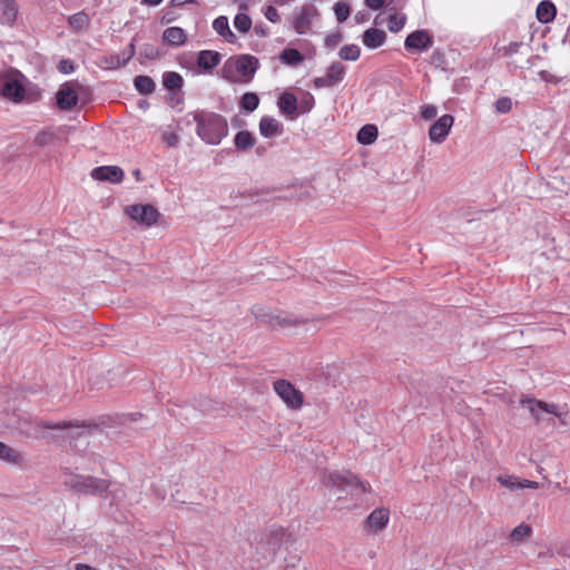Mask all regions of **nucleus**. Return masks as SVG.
Masks as SVG:
<instances>
[{"label":"nucleus","instance_id":"f257e3e1","mask_svg":"<svg viewBox=\"0 0 570 570\" xmlns=\"http://www.w3.org/2000/svg\"><path fill=\"white\" fill-rule=\"evenodd\" d=\"M94 429H97L96 424H87L86 422H80L78 420L59 422L36 420L31 423L30 430L26 431V433L28 436H32L35 439H48L46 430L61 431L65 439L76 442L82 440L85 449L88 445L87 435Z\"/></svg>","mask_w":570,"mask_h":570},{"label":"nucleus","instance_id":"f03ea898","mask_svg":"<svg viewBox=\"0 0 570 570\" xmlns=\"http://www.w3.org/2000/svg\"><path fill=\"white\" fill-rule=\"evenodd\" d=\"M186 117H191L196 124V135L207 145H219L228 135L227 119L220 114L198 109L188 112Z\"/></svg>","mask_w":570,"mask_h":570},{"label":"nucleus","instance_id":"7ed1b4c3","mask_svg":"<svg viewBox=\"0 0 570 570\" xmlns=\"http://www.w3.org/2000/svg\"><path fill=\"white\" fill-rule=\"evenodd\" d=\"M259 61L252 55H240L236 59L229 58L222 68V76L232 83H248L253 80Z\"/></svg>","mask_w":570,"mask_h":570},{"label":"nucleus","instance_id":"20e7f679","mask_svg":"<svg viewBox=\"0 0 570 570\" xmlns=\"http://www.w3.org/2000/svg\"><path fill=\"white\" fill-rule=\"evenodd\" d=\"M66 487L83 495L101 497L111 485L107 480L91 475L71 474L65 480Z\"/></svg>","mask_w":570,"mask_h":570},{"label":"nucleus","instance_id":"39448f33","mask_svg":"<svg viewBox=\"0 0 570 570\" xmlns=\"http://www.w3.org/2000/svg\"><path fill=\"white\" fill-rule=\"evenodd\" d=\"M324 483L327 487H333L341 491H347L352 495L362 494L367 491V484L350 471L331 472L324 476Z\"/></svg>","mask_w":570,"mask_h":570},{"label":"nucleus","instance_id":"423d86ee","mask_svg":"<svg viewBox=\"0 0 570 570\" xmlns=\"http://www.w3.org/2000/svg\"><path fill=\"white\" fill-rule=\"evenodd\" d=\"M275 393L292 410H298L303 406L304 395L287 380H277L273 383Z\"/></svg>","mask_w":570,"mask_h":570},{"label":"nucleus","instance_id":"0eeeda50","mask_svg":"<svg viewBox=\"0 0 570 570\" xmlns=\"http://www.w3.org/2000/svg\"><path fill=\"white\" fill-rule=\"evenodd\" d=\"M317 11L313 6H302L294 9L292 26L297 35H306L312 30L313 18Z\"/></svg>","mask_w":570,"mask_h":570},{"label":"nucleus","instance_id":"6e6552de","mask_svg":"<svg viewBox=\"0 0 570 570\" xmlns=\"http://www.w3.org/2000/svg\"><path fill=\"white\" fill-rule=\"evenodd\" d=\"M126 214L141 225L150 227L158 222L159 212L153 205H129L125 209Z\"/></svg>","mask_w":570,"mask_h":570},{"label":"nucleus","instance_id":"1a4fd4ad","mask_svg":"<svg viewBox=\"0 0 570 570\" xmlns=\"http://www.w3.org/2000/svg\"><path fill=\"white\" fill-rule=\"evenodd\" d=\"M433 37L425 29H420L407 35L404 41V48L407 51H428L433 46Z\"/></svg>","mask_w":570,"mask_h":570},{"label":"nucleus","instance_id":"9d476101","mask_svg":"<svg viewBox=\"0 0 570 570\" xmlns=\"http://www.w3.org/2000/svg\"><path fill=\"white\" fill-rule=\"evenodd\" d=\"M521 403L524 407H527L535 420V422H540L543 420L542 414L549 413L561 419L562 413L559 412V406L554 403H546L543 401L534 400V399H524L521 400Z\"/></svg>","mask_w":570,"mask_h":570},{"label":"nucleus","instance_id":"9b49d317","mask_svg":"<svg viewBox=\"0 0 570 570\" xmlns=\"http://www.w3.org/2000/svg\"><path fill=\"white\" fill-rule=\"evenodd\" d=\"M0 83L1 95L4 98L16 104L21 102L23 100L26 95V88L21 81L10 77H3L0 78Z\"/></svg>","mask_w":570,"mask_h":570},{"label":"nucleus","instance_id":"f8f14e48","mask_svg":"<svg viewBox=\"0 0 570 570\" xmlns=\"http://www.w3.org/2000/svg\"><path fill=\"white\" fill-rule=\"evenodd\" d=\"M454 118L451 115H443L429 129V138L432 142L441 144L448 137Z\"/></svg>","mask_w":570,"mask_h":570},{"label":"nucleus","instance_id":"ddd939ff","mask_svg":"<svg viewBox=\"0 0 570 570\" xmlns=\"http://www.w3.org/2000/svg\"><path fill=\"white\" fill-rule=\"evenodd\" d=\"M78 100V95L69 82L63 83L56 94L57 107L62 111H69L75 108Z\"/></svg>","mask_w":570,"mask_h":570},{"label":"nucleus","instance_id":"4468645a","mask_svg":"<svg viewBox=\"0 0 570 570\" xmlns=\"http://www.w3.org/2000/svg\"><path fill=\"white\" fill-rule=\"evenodd\" d=\"M91 177L95 180L118 184L124 179V170L118 166H99L92 169Z\"/></svg>","mask_w":570,"mask_h":570},{"label":"nucleus","instance_id":"2eb2a0df","mask_svg":"<svg viewBox=\"0 0 570 570\" xmlns=\"http://www.w3.org/2000/svg\"><path fill=\"white\" fill-rule=\"evenodd\" d=\"M390 520V512L387 509L377 508L373 510L367 517L365 524L370 531L376 532L384 529Z\"/></svg>","mask_w":570,"mask_h":570},{"label":"nucleus","instance_id":"dca6fc26","mask_svg":"<svg viewBox=\"0 0 570 570\" xmlns=\"http://www.w3.org/2000/svg\"><path fill=\"white\" fill-rule=\"evenodd\" d=\"M220 60V53L214 50H200L197 55V65L205 72H212L219 65Z\"/></svg>","mask_w":570,"mask_h":570},{"label":"nucleus","instance_id":"f3484780","mask_svg":"<svg viewBox=\"0 0 570 570\" xmlns=\"http://www.w3.org/2000/svg\"><path fill=\"white\" fill-rule=\"evenodd\" d=\"M386 33L382 29L368 28L364 31L362 41L367 49H377L384 45Z\"/></svg>","mask_w":570,"mask_h":570},{"label":"nucleus","instance_id":"a211bd4d","mask_svg":"<svg viewBox=\"0 0 570 570\" xmlns=\"http://www.w3.org/2000/svg\"><path fill=\"white\" fill-rule=\"evenodd\" d=\"M18 17L16 0H0V23L12 26Z\"/></svg>","mask_w":570,"mask_h":570},{"label":"nucleus","instance_id":"6ab92c4d","mask_svg":"<svg viewBox=\"0 0 570 570\" xmlns=\"http://www.w3.org/2000/svg\"><path fill=\"white\" fill-rule=\"evenodd\" d=\"M283 125L275 118L269 116L262 117L259 121V134L265 138H272L281 135Z\"/></svg>","mask_w":570,"mask_h":570},{"label":"nucleus","instance_id":"aec40b11","mask_svg":"<svg viewBox=\"0 0 570 570\" xmlns=\"http://www.w3.org/2000/svg\"><path fill=\"white\" fill-rule=\"evenodd\" d=\"M187 38V32L180 27H169L163 32V40L173 47L184 46Z\"/></svg>","mask_w":570,"mask_h":570},{"label":"nucleus","instance_id":"412c9836","mask_svg":"<svg viewBox=\"0 0 570 570\" xmlns=\"http://www.w3.org/2000/svg\"><path fill=\"white\" fill-rule=\"evenodd\" d=\"M278 109L286 116H294L298 110V101L294 94L284 92L277 100Z\"/></svg>","mask_w":570,"mask_h":570},{"label":"nucleus","instance_id":"4be33fe9","mask_svg":"<svg viewBox=\"0 0 570 570\" xmlns=\"http://www.w3.org/2000/svg\"><path fill=\"white\" fill-rule=\"evenodd\" d=\"M537 19L541 23H549L554 20L557 14V8L554 3L550 0H542L539 2L537 7Z\"/></svg>","mask_w":570,"mask_h":570},{"label":"nucleus","instance_id":"5701e85b","mask_svg":"<svg viewBox=\"0 0 570 570\" xmlns=\"http://www.w3.org/2000/svg\"><path fill=\"white\" fill-rule=\"evenodd\" d=\"M325 75L331 85L335 87L344 80L346 75V67L342 62L335 61L328 66Z\"/></svg>","mask_w":570,"mask_h":570},{"label":"nucleus","instance_id":"b1692460","mask_svg":"<svg viewBox=\"0 0 570 570\" xmlns=\"http://www.w3.org/2000/svg\"><path fill=\"white\" fill-rule=\"evenodd\" d=\"M379 136V130L375 125L367 124L360 128L356 135L358 144L367 146L373 144Z\"/></svg>","mask_w":570,"mask_h":570},{"label":"nucleus","instance_id":"393cba45","mask_svg":"<svg viewBox=\"0 0 570 570\" xmlns=\"http://www.w3.org/2000/svg\"><path fill=\"white\" fill-rule=\"evenodd\" d=\"M213 29L226 39L228 42H233L235 39V35L232 32L229 28L228 18L225 16H219L213 21Z\"/></svg>","mask_w":570,"mask_h":570},{"label":"nucleus","instance_id":"a878e982","mask_svg":"<svg viewBox=\"0 0 570 570\" xmlns=\"http://www.w3.org/2000/svg\"><path fill=\"white\" fill-rule=\"evenodd\" d=\"M0 460L10 464L19 465L22 463V455L13 448L0 442Z\"/></svg>","mask_w":570,"mask_h":570},{"label":"nucleus","instance_id":"bb28decb","mask_svg":"<svg viewBox=\"0 0 570 570\" xmlns=\"http://www.w3.org/2000/svg\"><path fill=\"white\" fill-rule=\"evenodd\" d=\"M98 66L105 70H117L125 66L119 53L105 55L99 58Z\"/></svg>","mask_w":570,"mask_h":570},{"label":"nucleus","instance_id":"cd10ccee","mask_svg":"<svg viewBox=\"0 0 570 570\" xmlns=\"http://www.w3.org/2000/svg\"><path fill=\"white\" fill-rule=\"evenodd\" d=\"M136 90L141 95H150L156 89L155 81L149 76L139 75L134 79Z\"/></svg>","mask_w":570,"mask_h":570},{"label":"nucleus","instance_id":"c85d7f7f","mask_svg":"<svg viewBox=\"0 0 570 570\" xmlns=\"http://www.w3.org/2000/svg\"><path fill=\"white\" fill-rule=\"evenodd\" d=\"M282 63L287 66H297L304 61V56L294 48H286L279 55Z\"/></svg>","mask_w":570,"mask_h":570},{"label":"nucleus","instance_id":"c756f323","mask_svg":"<svg viewBox=\"0 0 570 570\" xmlns=\"http://www.w3.org/2000/svg\"><path fill=\"white\" fill-rule=\"evenodd\" d=\"M234 144L237 150L245 151L254 146L255 138L249 131L242 130L236 134Z\"/></svg>","mask_w":570,"mask_h":570},{"label":"nucleus","instance_id":"7c9ffc66","mask_svg":"<svg viewBox=\"0 0 570 570\" xmlns=\"http://www.w3.org/2000/svg\"><path fill=\"white\" fill-rule=\"evenodd\" d=\"M163 85L168 90H179L184 85L183 77L176 71H166L163 75Z\"/></svg>","mask_w":570,"mask_h":570},{"label":"nucleus","instance_id":"2f4dec72","mask_svg":"<svg viewBox=\"0 0 570 570\" xmlns=\"http://www.w3.org/2000/svg\"><path fill=\"white\" fill-rule=\"evenodd\" d=\"M259 105V97L255 92H245L239 101L240 109L250 114L257 109Z\"/></svg>","mask_w":570,"mask_h":570},{"label":"nucleus","instance_id":"473e14b6","mask_svg":"<svg viewBox=\"0 0 570 570\" xmlns=\"http://www.w3.org/2000/svg\"><path fill=\"white\" fill-rule=\"evenodd\" d=\"M284 537V530L282 528L273 529L267 534L268 552L275 554L276 550L279 549L282 538Z\"/></svg>","mask_w":570,"mask_h":570},{"label":"nucleus","instance_id":"72a5a7b5","mask_svg":"<svg viewBox=\"0 0 570 570\" xmlns=\"http://www.w3.org/2000/svg\"><path fill=\"white\" fill-rule=\"evenodd\" d=\"M90 18L89 16L83 12H77L69 17V24L71 28H73L77 31L86 30L89 26Z\"/></svg>","mask_w":570,"mask_h":570},{"label":"nucleus","instance_id":"f704fd0d","mask_svg":"<svg viewBox=\"0 0 570 570\" xmlns=\"http://www.w3.org/2000/svg\"><path fill=\"white\" fill-rule=\"evenodd\" d=\"M406 20H407V18L404 13H399V12L390 13L389 19H387V29L391 32L396 33L404 28Z\"/></svg>","mask_w":570,"mask_h":570},{"label":"nucleus","instance_id":"c9c22d12","mask_svg":"<svg viewBox=\"0 0 570 570\" xmlns=\"http://www.w3.org/2000/svg\"><path fill=\"white\" fill-rule=\"evenodd\" d=\"M361 56V49L357 45H345L338 50L341 60L356 61Z\"/></svg>","mask_w":570,"mask_h":570},{"label":"nucleus","instance_id":"e433bc0d","mask_svg":"<svg viewBox=\"0 0 570 570\" xmlns=\"http://www.w3.org/2000/svg\"><path fill=\"white\" fill-rule=\"evenodd\" d=\"M234 27L242 33H246L252 28V19L244 12H238L234 18Z\"/></svg>","mask_w":570,"mask_h":570},{"label":"nucleus","instance_id":"4c0bfd02","mask_svg":"<svg viewBox=\"0 0 570 570\" xmlns=\"http://www.w3.org/2000/svg\"><path fill=\"white\" fill-rule=\"evenodd\" d=\"M104 494H106L105 499L109 501L110 505H119L125 498V490L119 485L112 489L109 488Z\"/></svg>","mask_w":570,"mask_h":570},{"label":"nucleus","instance_id":"58836bf2","mask_svg":"<svg viewBox=\"0 0 570 570\" xmlns=\"http://www.w3.org/2000/svg\"><path fill=\"white\" fill-rule=\"evenodd\" d=\"M139 55L141 58L147 60H155L161 56L160 49L151 43H144L139 49Z\"/></svg>","mask_w":570,"mask_h":570},{"label":"nucleus","instance_id":"ea45409f","mask_svg":"<svg viewBox=\"0 0 570 570\" xmlns=\"http://www.w3.org/2000/svg\"><path fill=\"white\" fill-rule=\"evenodd\" d=\"M531 533L532 528L529 524L521 523L512 530L510 538L513 542H520Z\"/></svg>","mask_w":570,"mask_h":570},{"label":"nucleus","instance_id":"a19ab883","mask_svg":"<svg viewBox=\"0 0 570 570\" xmlns=\"http://www.w3.org/2000/svg\"><path fill=\"white\" fill-rule=\"evenodd\" d=\"M334 12L338 22H344L351 14V8L345 1H338L334 6Z\"/></svg>","mask_w":570,"mask_h":570},{"label":"nucleus","instance_id":"79ce46f5","mask_svg":"<svg viewBox=\"0 0 570 570\" xmlns=\"http://www.w3.org/2000/svg\"><path fill=\"white\" fill-rule=\"evenodd\" d=\"M315 106V99L313 95L307 92L299 101L298 104V110L301 114H307Z\"/></svg>","mask_w":570,"mask_h":570},{"label":"nucleus","instance_id":"37998d69","mask_svg":"<svg viewBox=\"0 0 570 570\" xmlns=\"http://www.w3.org/2000/svg\"><path fill=\"white\" fill-rule=\"evenodd\" d=\"M495 111L499 114H508L512 109V100L509 97H501L497 99Z\"/></svg>","mask_w":570,"mask_h":570},{"label":"nucleus","instance_id":"c03bdc74","mask_svg":"<svg viewBox=\"0 0 570 570\" xmlns=\"http://www.w3.org/2000/svg\"><path fill=\"white\" fill-rule=\"evenodd\" d=\"M57 70L62 75H70L75 71V63L71 59H61L57 65Z\"/></svg>","mask_w":570,"mask_h":570},{"label":"nucleus","instance_id":"a18cd8bd","mask_svg":"<svg viewBox=\"0 0 570 570\" xmlns=\"http://www.w3.org/2000/svg\"><path fill=\"white\" fill-rule=\"evenodd\" d=\"M342 40H343V35L340 31H337V32L328 35L325 38V46L328 48H335Z\"/></svg>","mask_w":570,"mask_h":570},{"label":"nucleus","instance_id":"49530a36","mask_svg":"<svg viewBox=\"0 0 570 570\" xmlns=\"http://www.w3.org/2000/svg\"><path fill=\"white\" fill-rule=\"evenodd\" d=\"M136 52V47L134 41H131L120 53L122 61L125 65L128 63V61L134 57Z\"/></svg>","mask_w":570,"mask_h":570},{"label":"nucleus","instance_id":"de8ad7c7","mask_svg":"<svg viewBox=\"0 0 570 570\" xmlns=\"http://www.w3.org/2000/svg\"><path fill=\"white\" fill-rule=\"evenodd\" d=\"M264 14H265V18L273 23H277L281 20L277 9L273 6H268L266 8Z\"/></svg>","mask_w":570,"mask_h":570},{"label":"nucleus","instance_id":"09e8293b","mask_svg":"<svg viewBox=\"0 0 570 570\" xmlns=\"http://www.w3.org/2000/svg\"><path fill=\"white\" fill-rule=\"evenodd\" d=\"M438 114V109L433 105H424L421 110L422 118L430 120L434 118Z\"/></svg>","mask_w":570,"mask_h":570},{"label":"nucleus","instance_id":"8fccbe9b","mask_svg":"<svg viewBox=\"0 0 570 570\" xmlns=\"http://www.w3.org/2000/svg\"><path fill=\"white\" fill-rule=\"evenodd\" d=\"M313 86L315 89L332 88L333 86L328 81L326 75L323 77H316L313 79Z\"/></svg>","mask_w":570,"mask_h":570},{"label":"nucleus","instance_id":"3c124183","mask_svg":"<svg viewBox=\"0 0 570 570\" xmlns=\"http://www.w3.org/2000/svg\"><path fill=\"white\" fill-rule=\"evenodd\" d=\"M521 46H522V42H518V41L510 42L507 47H504V55L508 57H512L513 55L518 53Z\"/></svg>","mask_w":570,"mask_h":570},{"label":"nucleus","instance_id":"603ef678","mask_svg":"<svg viewBox=\"0 0 570 570\" xmlns=\"http://www.w3.org/2000/svg\"><path fill=\"white\" fill-rule=\"evenodd\" d=\"M386 0H364L365 6L372 10H380Z\"/></svg>","mask_w":570,"mask_h":570},{"label":"nucleus","instance_id":"864d4df0","mask_svg":"<svg viewBox=\"0 0 570 570\" xmlns=\"http://www.w3.org/2000/svg\"><path fill=\"white\" fill-rule=\"evenodd\" d=\"M498 481L503 485V487H507V488H517V482H512L511 478L510 476H503V475H500L498 478Z\"/></svg>","mask_w":570,"mask_h":570},{"label":"nucleus","instance_id":"5fc2aeb1","mask_svg":"<svg viewBox=\"0 0 570 570\" xmlns=\"http://www.w3.org/2000/svg\"><path fill=\"white\" fill-rule=\"evenodd\" d=\"M51 138V135L47 134V132H41L39 134L37 137H36V144L39 145V146H45L46 144H48V140Z\"/></svg>","mask_w":570,"mask_h":570},{"label":"nucleus","instance_id":"6e6d98bb","mask_svg":"<svg viewBox=\"0 0 570 570\" xmlns=\"http://www.w3.org/2000/svg\"><path fill=\"white\" fill-rule=\"evenodd\" d=\"M188 3L198 4V1L197 0H171L170 1V4L173 7H183Z\"/></svg>","mask_w":570,"mask_h":570},{"label":"nucleus","instance_id":"4d7b16f0","mask_svg":"<svg viewBox=\"0 0 570 570\" xmlns=\"http://www.w3.org/2000/svg\"><path fill=\"white\" fill-rule=\"evenodd\" d=\"M539 77L541 80L547 82H551L553 80V76L547 70L539 71Z\"/></svg>","mask_w":570,"mask_h":570},{"label":"nucleus","instance_id":"13d9d810","mask_svg":"<svg viewBox=\"0 0 570 570\" xmlns=\"http://www.w3.org/2000/svg\"><path fill=\"white\" fill-rule=\"evenodd\" d=\"M176 19V17L173 14V12H166L164 13L161 18L163 23H170Z\"/></svg>","mask_w":570,"mask_h":570},{"label":"nucleus","instance_id":"bf43d9fd","mask_svg":"<svg viewBox=\"0 0 570 570\" xmlns=\"http://www.w3.org/2000/svg\"><path fill=\"white\" fill-rule=\"evenodd\" d=\"M75 570H98V569L95 567H91L89 564H86V563H76Z\"/></svg>","mask_w":570,"mask_h":570},{"label":"nucleus","instance_id":"052dcab7","mask_svg":"<svg viewBox=\"0 0 570 570\" xmlns=\"http://www.w3.org/2000/svg\"><path fill=\"white\" fill-rule=\"evenodd\" d=\"M534 482L532 481H528V480H524L523 482H517V488L518 489H523V488H533L534 487Z\"/></svg>","mask_w":570,"mask_h":570},{"label":"nucleus","instance_id":"680f3d73","mask_svg":"<svg viewBox=\"0 0 570 570\" xmlns=\"http://www.w3.org/2000/svg\"><path fill=\"white\" fill-rule=\"evenodd\" d=\"M255 33L261 37L266 36L265 28L263 26H255Z\"/></svg>","mask_w":570,"mask_h":570},{"label":"nucleus","instance_id":"e2e57ef3","mask_svg":"<svg viewBox=\"0 0 570 570\" xmlns=\"http://www.w3.org/2000/svg\"><path fill=\"white\" fill-rule=\"evenodd\" d=\"M164 0H141L144 4L159 6Z\"/></svg>","mask_w":570,"mask_h":570},{"label":"nucleus","instance_id":"0e129e2a","mask_svg":"<svg viewBox=\"0 0 570 570\" xmlns=\"http://www.w3.org/2000/svg\"><path fill=\"white\" fill-rule=\"evenodd\" d=\"M137 416H141L140 413H131V414H128L125 416V420H129V421H136L137 420Z\"/></svg>","mask_w":570,"mask_h":570},{"label":"nucleus","instance_id":"69168bd1","mask_svg":"<svg viewBox=\"0 0 570 570\" xmlns=\"http://www.w3.org/2000/svg\"><path fill=\"white\" fill-rule=\"evenodd\" d=\"M167 142L169 146H175L177 144V136L175 135H171L168 139H167Z\"/></svg>","mask_w":570,"mask_h":570},{"label":"nucleus","instance_id":"338daca9","mask_svg":"<svg viewBox=\"0 0 570 570\" xmlns=\"http://www.w3.org/2000/svg\"><path fill=\"white\" fill-rule=\"evenodd\" d=\"M134 174H135V177L137 178V180H139L140 179V171L137 169Z\"/></svg>","mask_w":570,"mask_h":570},{"label":"nucleus","instance_id":"774afa93","mask_svg":"<svg viewBox=\"0 0 570 570\" xmlns=\"http://www.w3.org/2000/svg\"><path fill=\"white\" fill-rule=\"evenodd\" d=\"M239 9H240V10H246V9H247V6H246L245 3H240V4H239Z\"/></svg>","mask_w":570,"mask_h":570}]
</instances>
